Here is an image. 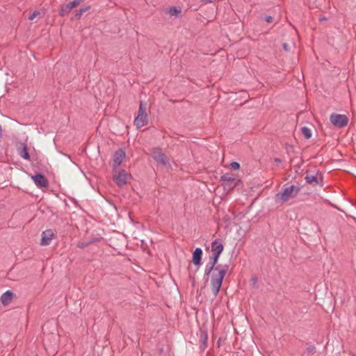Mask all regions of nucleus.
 Here are the masks:
<instances>
[{
    "label": "nucleus",
    "instance_id": "1",
    "mask_svg": "<svg viewBox=\"0 0 356 356\" xmlns=\"http://www.w3.org/2000/svg\"><path fill=\"white\" fill-rule=\"evenodd\" d=\"M229 269V265H218L216 267L213 265L207 264L204 269V280L205 282L209 280V277L212 270L218 271L217 273H213L211 280V291L215 297H216L220 291L222 286L223 280L227 274Z\"/></svg>",
    "mask_w": 356,
    "mask_h": 356
},
{
    "label": "nucleus",
    "instance_id": "2",
    "mask_svg": "<svg viewBox=\"0 0 356 356\" xmlns=\"http://www.w3.org/2000/svg\"><path fill=\"white\" fill-rule=\"evenodd\" d=\"M148 116L146 113L145 104L143 102H140L138 114L136 116L134 123L137 129H140L147 124Z\"/></svg>",
    "mask_w": 356,
    "mask_h": 356
},
{
    "label": "nucleus",
    "instance_id": "3",
    "mask_svg": "<svg viewBox=\"0 0 356 356\" xmlns=\"http://www.w3.org/2000/svg\"><path fill=\"white\" fill-rule=\"evenodd\" d=\"M300 188L298 186L285 185L282 190L277 194V197L281 200H286L294 197L300 191Z\"/></svg>",
    "mask_w": 356,
    "mask_h": 356
},
{
    "label": "nucleus",
    "instance_id": "4",
    "mask_svg": "<svg viewBox=\"0 0 356 356\" xmlns=\"http://www.w3.org/2000/svg\"><path fill=\"white\" fill-rule=\"evenodd\" d=\"M331 123L338 127H343L348 124V118L345 115L333 113L330 115Z\"/></svg>",
    "mask_w": 356,
    "mask_h": 356
},
{
    "label": "nucleus",
    "instance_id": "5",
    "mask_svg": "<svg viewBox=\"0 0 356 356\" xmlns=\"http://www.w3.org/2000/svg\"><path fill=\"white\" fill-rule=\"evenodd\" d=\"M197 336L199 337L200 348L201 351H204L208 346V332L206 329L200 327L197 332Z\"/></svg>",
    "mask_w": 356,
    "mask_h": 356
},
{
    "label": "nucleus",
    "instance_id": "6",
    "mask_svg": "<svg viewBox=\"0 0 356 356\" xmlns=\"http://www.w3.org/2000/svg\"><path fill=\"white\" fill-rule=\"evenodd\" d=\"M131 178V174L127 173L125 170H121L115 176L113 180L118 186L121 187L125 185L127 180Z\"/></svg>",
    "mask_w": 356,
    "mask_h": 356
},
{
    "label": "nucleus",
    "instance_id": "7",
    "mask_svg": "<svg viewBox=\"0 0 356 356\" xmlns=\"http://www.w3.org/2000/svg\"><path fill=\"white\" fill-rule=\"evenodd\" d=\"M306 182L313 186L321 184L323 177L321 173L316 172L315 174H307L305 177Z\"/></svg>",
    "mask_w": 356,
    "mask_h": 356
},
{
    "label": "nucleus",
    "instance_id": "8",
    "mask_svg": "<svg viewBox=\"0 0 356 356\" xmlns=\"http://www.w3.org/2000/svg\"><path fill=\"white\" fill-rule=\"evenodd\" d=\"M202 254L203 251L201 248H196L193 252L192 262L197 266V269H199L202 264Z\"/></svg>",
    "mask_w": 356,
    "mask_h": 356
},
{
    "label": "nucleus",
    "instance_id": "9",
    "mask_svg": "<svg viewBox=\"0 0 356 356\" xmlns=\"http://www.w3.org/2000/svg\"><path fill=\"white\" fill-rule=\"evenodd\" d=\"M55 236V234L52 229H46L43 231L41 234V242L40 245L46 246L50 244L52 238Z\"/></svg>",
    "mask_w": 356,
    "mask_h": 356
},
{
    "label": "nucleus",
    "instance_id": "10",
    "mask_svg": "<svg viewBox=\"0 0 356 356\" xmlns=\"http://www.w3.org/2000/svg\"><path fill=\"white\" fill-rule=\"evenodd\" d=\"M32 179L38 187L47 188L48 186L47 180L45 177L40 172H37L35 175L32 176Z\"/></svg>",
    "mask_w": 356,
    "mask_h": 356
},
{
    "label": "nucleus",
    "instance_id": "11",
    "mask_svg": "<svg viewBox=\"0 0 356 356\" xmlns=\"http://www.w3.org/2000/svg\"><path fill=\"white\" fill-rule=\"evenodd\" d=\"M224 250V245L220 238H216L211 244V250L212 253L221 254Z\"/></svg>",
    "mask_w": 356,
    "mask_h": 356
},
{
    "label": "nucleus",
    "instance_id": "12",
    "mask_svg": "<svg viewBox=\"0 0 356 356\" xmlns=\"http://www.w3.org/2000/svg\"><path fill=\"white\" fill-rule=\"evenodd\" d=\"M125 157V153L122 149L116 151L113 155V168H118Z\"/></svg>",
    "mask_w": 356,
    "mask_h": 356
},
{
    "label": "nucleus",
    "instance_id": "13",
    "mask_svg": "<svg viewBox=\"0 0 356 356\" xmlns=\"http://www.w3.org/2000/svg\"><path fill=\"white\" fill-rule=\"evenodd\" d=\"M14 293L12 291L8 290L4 292L0 297L1 302L3 305H8L13 300Z\"/></svg>",
    "mask_w": 356,
    "mask_h": 356
},
{
    "label": "nucleus",
    "instance_id": "14",
    "mask_svg": "<svg viewBox=\"0 0 356 356\" xmlns=\"http://www.w3.org/2000/svg\"><path fill=\"white\" fill-rule=\"evenodd\" d=\"M18 154L24 160H30V155L28 152L27 145L24 143H22L21 146L17 147Z\"/></svg>",
    "mask_w": 356,
    "mask_h": 356
},
{
    "label": "nucleus",
    "instance_id": "15",
    "mask_svg": "<svg viewBox=\"0 0 356 356\" xmlns=\"http://www.w3.org/2000/svg\"><path fill=\"white\" fill-rule=\"evenodd\" d=\"M154 159L159 163L166 165L168 163V159L165 154L162 152H155L153 155Z\"/></svg>",
    "mask_w": 356,
    "mask_h": 356
},
{
    "label": "nucleus",
    "instance_id": "16",
    "mask_svg": "<svg viewBox=\"0 0 356 356\" xmlns=\"http://www.w3.org/2000/svg\"><path fill=\"white\" fill-rule=\"evenodd\" d=\"M220 256V254H218L211 252V254L209 256V262L207 264H209L210 265H213V266L216 267V266H218L217 264H218Z\"/></svg>",
    "mask_w": 356,
    "mask_h": 356
},
{
    "label": "nucleus",
    "instance_id": "17",
    "mask_svg": "<svg viewBox=\"0 0 356 356\" xmlns=\"http://www.w3.org/2000/svg\"><path fill=\"white\" fill-rule=\"evenodd\" d=\"M221 181L227 183L232 184V182L236 181L232 174H225L221 177Z\"/></svg>",
    "mask_w": 356,
    "mask_h": 356
},
{
    "label": "nucleus",
    "instance_id": "18",
    "mask_svg": "<svg viewBox=\"0 0 356 356\" xmlns=\"http://www.w3.org/2000/svg\"><path fill=\"white\" fill-rule=\"evenodd\" d=\"M82 1L83 0H74L72 1L69 2L68 3H66L65 6L71 11V10L76 8Z\"/></svg>",
    "mask_w": 356,
    "mask_h": 356
},
{
    "label": "nucleus",
    "instance_id": "19",
    "mask_svg": "<svg viewBox=\"0 0 356 356\" xmlns=\"http://www.w3.org/2000/svg\"><path fill=\"white\" fill-rule=\"evenodd\" d=\"M90 9V6H84L80 8L79 10H76V17L78 18H80L83 13L89 10Z\"/></svg>",
    "mask_w": 356,
    "mask_h": 356
},
{
    "label": "nucleus",
    "instance_id": "20",
    "mask_svg": "<svg viewBox=\"0 0 356 356\" xmlns=\"http://www.w3.org/2000/svg\"><path fill=\"white\" fill-rule=\"evenodd\" d=\"M302 133L305 138L309 139L312 137V131L309 128L303 127L302 128Z\"/></svg>",
    "mask_w": 356,
    "mask_h": 356
},
{
    "label": "nucleus",
    "instance_id": "21",
    "mask_svg": "<svg viewBox=\"0 0 356 356\" xmlns=\"http://www.w3.org/2000/svg\"><path fill=\"white\" fill-rule=\"evenodd\" d=\"M168 13L172 16H177L179 13H181V9L178 7H170L169 8Z\"/></svg>",
    "mask_w": 356,
    "mask_h": 356
},
{
    "label": "nucleus",
    "instance_id": "22",
    "mask_svg": "<svg viewBox=\"0 0 356 356\" xmlns=\"http://www.w3.org/2000/svg\"><path fill=\"white\" fill-rule=\"evenodd\" d=\"M70 12V10L65 6V4H63V5L61 6L60 9L59 10V15L65 16V15H67Z\"/></svg>",
    "mask_w": 356,
    "mask_h": 356
},
{
    "label": "nucleus",
    "instance_id": "23",
    "mask_svg": "<svg viewBox=\"0 0 356 356\" xmlns=\"http://www.w3.org/2000/svg\"><path fill=\"white\" fill-rule=\"evenodd\" d=\"M316 350V348L313 345H309L306 348V353L308 354V355H311V354H313Z\"/></svg>",
    "mask_w": 356,
    "mask_h": 356
},
{
    "label": "nucleus",
    "instance_id": "24",
    "mask_svg": "<svg viewBox=\"0 0 356 356\" xmlns=\"http://www.w3.org/2000/svg\"><path fill=\"white\" fill-rule=\"evenodd\" d=\"M230 167L232 170H238L240 168V164L236 162V161H232L231 163H230Z\"/></svg>",
    "mask_w": 356,
    "mask_h": 356
},
{
    "label": "nucleus",
    "instance_id": "25",
    "mask_svg": "<svg viewBox=\"0 0 356 356\" xmlns=\"http://www.w3.org/2000/svg\"><path fill=\"white\" fill-rule=\"evenodd\" d=\"M40 15V13L38 10H35L29 16V19L33 20L36 16Z\"/></svg>",
    "mask_w": 356,
    "mask_h": 356
},
{
    "label": "nucleus",
    "instance_id": "26",
    "mask_svg": "<svg viewBox=\"0 0 356 356\" xmlns=\"http://www.w3.org/2000/svg\"><path fill=\"white\" fill-rule=\"evenodd\" d=\"M273 20V17L271 16H265L264 21L266 22H270Z\"/></svg>",
    "mask_w": 356,
    "mask_h": 356
},
{
    "label": "nucleus",
    "instance_id": "27",
    "mask_svg": "<svg viewBox=\"0 0 356 356\" xmlns=\"http://www.w3.org/2000/svg\"><path fill=\"white\" fill-rule=\"evenodd\" d=\"M283 48L285 51L289 50V46L286 43L283 44Z\"/></svg>",
    "mask_w": 356,
    "mask_h": 356
},
{
    "label": "nucleus",
    "instance_id": "28",
    "mask_svg": "<svg viewBox=\"0 0 356 356\" xmlns=\"http://www.w3.org/2000/svg\"><path fill=\"white\" fill-rule=\"evenodd\" d=\"M88 245V243H81V245H79L81 248H84Z\"/></svg>",
    "mask_w": 356,
    "mask_h": 356
},
{
    "label": "nucleus",
    "instance_id": "29",
    "mask_svg": "<svg viewBox=\"0 0 356 356\" xmlns=\"http://www.w3.org/2000/svg\"><path fill=\"white\" fill-rule=\"evenodd\" d=\"M314 226L316 227V232H320V228H319L318 225L317 224H314Z\"/></svg>",
    "mask_w": 356,
    "mask_h": 356
},
{
    "label": "nucleus",
    "instance_id": "30",
    "mask_svg": "<svg viewBox=\"0 0 356 356\" xmlns=\"http://www.w3.org/2000/svg\"><path fill=\"white\" fill-rule=\"evenodd\" d=\"M275 161L276 163H281V162H282L281 159H278V158L275 159Z\"/></svg>",
    "mask_w": 356,
    "mask_h": 356
},
{
    "label": "nucleus",
    "instance_id": "31",
    "mask_svg": "<svg viewBox=\"0 0 356 356\" xmlns=\"http://www.w3.org/2000/svg\"><path fill=\"white\" fill-rule=\"evenodd\" d=\"M319 20H320V21L327 20V18H326V17H321V18L319 19Z\"/></svg>",
    "mask_w": 356,
    "mask_h": 356
},
{
    "label": "nucleus",
    "instance_id": "32",
    "mask_svg": "<svg viewBox=\"0 0 356 356\" xmlns=\"http://www.w3.org/2000/svg\"><path fill=\"white\" fill-rule=\"evenodd\" d=\"M252 280H253V282H257V277L254 276V277H252Z\"/></svg>",
    "mask_w": 356,
    "mask_h": 356
},
{
    "label": "nucleus",
    "instance_id": "33",
    "mask_svg": "<svg viewBox=\"0 0 356 356\" xmlns=\"http://www.w3.org/2000/svg\"><path fill=\"white\" fill-rule=\"evenodd\" d=\"M214 207H217V204H215V202H213Z\"/></svg>",
    "mask_w": 356,
    "mask_h": 356
},
{
    "label": "nucleus",
    "instance_id": "34",
    "mask_svg": "<svg viewBox=\"0 0 356 356\" xmlns=\"http://www.w3.org/2000/svg\"><path fill=\"white\" fill-rule=\"evenodd\" d=\"M72 202L75 204L77 203V202H76V201H74V202Z\"/></svg>",
    "mask_w": 356,
    "mask_h": 356
}]
</instances>
